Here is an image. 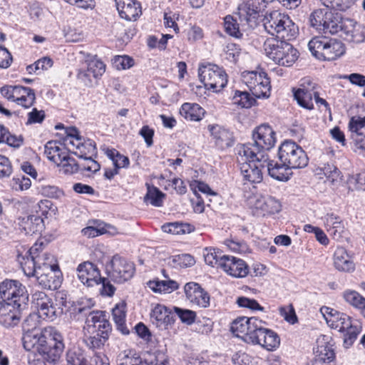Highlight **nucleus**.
I'll list each match as a JSON object with an SVG mask.
<instances>
[{"instance_id":"obj_1","label":"nucleus","mask_w":365,"mask_h":365,"mask_svg":"<svg viewBox=\"0 0 365 365\" xmlns=\"http://www.w3.org/2000/svg\"><path fill=\"white\" fill-rule=\"evenodd\" d=\"M36 326L34 315H29L23 322V346L26 351H31L28 355L29 364L46 365V362L58 361L65 348L63 336L54 327L40 329Z\"/></svg>"},{"instance_id":"obj_2","label":"nucleus","mask_w":365,"mask_h":365,"mask_svg":"<svg viewBox=\"0 0 365 365\" xmlns=\"http://www.w3.org/2000/svg\"><path fill=\"white\" fill-rule=\"evenodd\" d=\"M322 31L331 34H339L345 41L353 43H361L365 39L360 25L353 19H343L339 13L331 11L327 12Z\"/></svg>"},{"instance_id":"obj_3","label":"nucleus","mask_w":365,"mask_h":365,"mask_svg":"<svg viewBox=\"0 0 365 365\" xmlns=\"http://www.w3.org/2000/svg\"><path fill=\"white\" fill-rule=\"evenodd\" d=\"M252 140V143L241 145L239 147L240 152L245 155L255 154L260 160H268L265 151L270 150L276 142L275 133L272 128L267 124L259 125L253 132Z\"/></svg>"},{"instance_id":"obj_4","label":"nucleus","mask_w":365,"mask_h":365,"mask_svg":"<svg viewBox=\"0 0 365 365\" xmlns=\"http://www.w3.org/2000/svg\"><path fill=\"white\" fill-rule=\"evenodd\" d=\"M265 30L273 38L291 41L296 38L298 27L291 19L284 14L274 11L266 17L264 23Z\"/></svg>"},{"instance_id":"obj_5","label":"nucleus","mask_w":365,"mask_h":365,"mask_svg":"<svg viewBox=\"0 0 365 365\" xmlns=\"http://www.w3.org/2000/svg\"><path fill=\"white\" fill-rule=\"evenodd\" d=\"M289 41L273 38H267L264 43L266 55L279 66H292L298 58L299 53Z\"/></svg>"},{"instance_id":"obj_6","label":"nucleus","mask_w":365,"mask_h":365,"mask_svg":"<svg viewBox=\"0 0 365 365\" xmlns=\"http://www.w3.org/2000/svg\"><path fill=\"white\" fill-rule=\"evenodd\" d=\"M308 47L312 54L319 60L333 61L345 53L344 44L334 38L314 37L309 41Z\"/></svg>"},{"instance_id":"obj_7","label":"nucleus","mask_w":365,"mask_h":365,"mask_svg":"<svg viewBox=\"0 0 365 365\" xmlns=\"http://www.w3.org/2000/svg\"><path fill=\"white\" fill-rule=\"evenodd\" d=\"M327 323L331 329L344 333V346L350 347L361 331V326L357 322H352L351 317L341 312H334V315L327 319Z\"/></svg>"},{"instance_id":"obj_8","label":"nucleus","mask_w":365,"mask_h":365,"mask_svg":"<svg viewBox=\"0 0 365 365\" xmlns=\"http://www.w3.org/2000/svg\"><path fill=\"white\" fill-rule=\"evenodd\" d=\"M237 163L240 165V169L245 180L251 183H259L262 180V169L264 168V163L268 160H260L255 154L247 155L240 152L237 149Z\"/></svg>"},{"instance_id":"obj_9","label":"nucleus","mask_w":365,"mask_h":365,"mask_svg":"<svg viewBox=\"0 0 365 365\" xmlns=\"http://www.w3.org/2000/svg\"><path fill=\"white\" fill-rule=\"evenodd\" d=\"M278 157L281 163H286L292 169L306 167L309 160L305 151L292 140H285L281 144Z\"/></svg>"},{"instance_id":"obj_10","label":"nucleus","mask_w":365,"mask_h":365,"mask_svg":"<svg viewBox=\"0 0 365 365\" xmlns=\"http://www.w3.org/2000/svg\"><path fill=\"white\" fill-rule=\"evenodd\" d=\"M37 245L31 247L26 252L25 255H18L17 261L21 264L24 274L28 277L36 276L40 274L43 269V262H56L53 255L48 253L36 255L38 252Z\"/></svg>"},{"instance_id":"obj_11","label":"nucleus","mask_w":365,"mask_h":365,"mask_svg":"<svg viewBox=\"0 0 365 365\" xmlns=\"http://www.w3.org/2000/svg\"><path fill=\"white\" fill-rule=\"evenodd\" d=\"M83 304H84V302H82V303L76 308V310L77 313L87 316L86 324L88 333L94 334L96 331L110 332L112 329L111 325L106 319L105 312L101 311L88 312L94 305L91 299H86L85 305L83 306Z\"/></svg>"},{"instance_id":"obj_12","label":"nucleus","mask_w":365,"mask_h":365,"mask_svg":"<svg viewBox=\"0 0 365 365\" xmlns=\"http://www.w3.org/2000/svg\"><path fill=\"white\" fill-rule=\"evenodd\" d=\"M199 78L207 89L220 92L227 83V75L215 64L201 66L198 69Z\"/></svg>"},{"instance_id":"obj_13","label":"nucleus","mask_w":365,"mask_h":365,"mask_svg":"<svg viewBox=\"0 0 365 365\" xmlns=\"http://www.w3.org/2000/svg\"><path fill=\"white\" fill-rule=\"evenodd\" d=\"M31 303L37 309L39 317L43 319L53 322L63 314V308L43 292L33 293Z\"/></svg>"},{"instance_id":"obj_14","label":"nucleus","mask_w":365,"mask_h":365,"mask_svg":"<svg viewBox=\"0 0 365 365\" xmlns=\"http://www.w3.org/2000/svg\"><path fill=\"white\" fill-rule=\"evenodd\" d=\"M0 296L1 301L19 303V307H27L29 294L25 286L19 281L5 279L0 283Z\"/></svg>"},{"instance_id":"obj_15","label":"nucleus","mask_w":365,"mask_h":365,"mask_svg":"<svg viewBox=\"0 0 365 365\" xmlns=\"http://www.w3.org/2000/svg\"><path fill=\"white\" fill-rule=\"evenodd\" d=\"M265 324L262 320H259L255 327H251L252 331L251 335L247 337V343L252 344H259L267 350H272L279 344V338L273 331L263 327Z\"/></svg>"},{"instance_id":"obj_16","label":"nucleus","mask_w":365,"mask_h":365,"mask_svg":"<svg viewBox=\"0 0 365 365\" xmlns=\"http://www.w3.org/2000/svg\"><path fill=\"white\" fill-rule=\"evenodd\" d=\"M266 7L264 0H248L238 7V18L241 26L252 27L256 24V20Z\"/></svg>"},{"instance_id":"obj_17","label":"nucleus","mask_w":365,"mask_h":365,"mask_svg":"<svg viewBox=\"0 0 365 365\" xmlns=\"http://www.w3.org/2000/svg\"><path fill=\"white\" fill-rule=\"evenodd\" d=\"M110 267L108 276L112 281L118 284H122L131 279L135 272L134 264L118 255L113 257Z\"/></svg>"},{"instance_id":"obj_18","label":"nucleus","mask_w":365,"mask_h":365,"mask_svg":"<svg viewBox=\"0 0 365 365\" xmlns=\"http://www.w3.org/2000/svg\"><path fill=\"white\" fill-rule=\"evenodd\" d=\"M317 84L309 78L301 80L297 88H293V96L298 105L302 108L312 110L314 108L313 98L316 95Z\"/></svg>"},{"instance_id":"obj_19","label":"nucleus","mask_w":365,"mask_h":365,"mask_svg":"<svg viewBox=\"0 0 365 365\" xmlns=\"http://www.w3.org/2000/svg\"><path fill=\"white\" fill-rule=\"evenodd\" d=\"M53 262H43V269L36 277L38 283L42 287L50 290L57 289L61 284L58 266Z\"/></svg>"},{"instance_id":"obj_20","label":"nucleus","mask_w":365,"mask_h":365,"mask_svg":"<svg viewBox=\"0 0 365 365\" xmlns=\"http://www.w3.org/2000/svg\"><path fill=\"white\" fill-rule=\"evenodd\" d=\"M27 307L20 306L14 302L0 301V324L5 327L17 325L21 317V312Z\"/></svg>"},{"instance_id":"obj_21","label":"nucleus","mask_w":365,"mask_h":365,"mask_svg":"<svg viewBox=\"0 0 365 365\" xmlns=\"http://www.w3.org/2000/svg\"><path fill=\"white\" fill-rule=\"evenodd\" d=\"M250 204L253 209V214L257 216L274 214L281 210L280 202L272 196L255 197Z\"/></svg>"},{"instance_id":"obj_22","label":"nucleus","mask_w":365,"mask_h":365,"mask_svg":"<svg viewBox=\"0 0 365 365\" xmlns=\"http://www.w3.org/2000/svg\"><path fill=\"white\" fill-rule=\"evenodd\" d=\"M78 279L88 287L100 284L101 279L100 271L93 263L84 262L81 263L76 269Z\"/></svg>"},{"instance_id":"obj_23","label":"nucleus","mask_w":365,"mask_h":365,"mask_svg":"<svg viewBox=\"0 0 365 365\" xmlns=\"http://www.w3.org/2000/svg\"><path fill=\"white\" fill-rule=\"evenodd\" d=\"M187 299L193 304L206 308L210 305V296L199 284L188 282L184 287Z\"/></svg>"},{"instance_id":"obj_24","label":"nucleus","mask_w":365,"mask_h":365,"mask_svg":"<svg viewBox=\"0 0 365 365\" xmlns=\"http://www.w3.org/2000/svg\"><path fill=\"white\" fill-rule=\"evenodd\" d=\"M222 269L234 277H245L249 273V267L245 262L241 259L226 255L222 261Z\"/></svg>"},{"instance_id":"obj_25","label":"nucleus","mask_w":365,"mask_h":365,"mask_svg":"<svg viewBox=\"0 0 365 365\" xmlns=\"http://www.w3.org/2000/svg\"><path fill=\"white\" fill-rule=\"evenodd\" d=\"M120 16L127 21H135L141 14L140 4L135 0H115Z\"/></svg>"},{"instance_id":"obj_26","label":"nucleus","mask_w":365,"mask_h":365,"mask_svg":"<svg viewBox=\"0 0 365 365\" xmlns=\"http://www.w3.org/2000/svg\"><path fill=\"white\" fill-rule=\"evenodd\" d=\"M259 322V319L256 317H239L232 322L231 330L237 337L247 343V337L250 336L252 331L251 327H255Z\"/></svg>"},{"instance_id":"obj_27","label":"nucleus","mask_w":365,"mask_h":365,"mask_svg":"<svg viewBox=\"0 0 365 365\" xmlns=\"http://www.w3.org/2000/svg\"><path fill=\"white\" fill-rule=\"evenodd\" d=\"M150 319L153 324L160 329H165L175 321L173 314L166 307L157 304L150 313Z\"/></svg>"},{"instance_id":"obj_28","label":"nucleus","mask_w":365,"mask_h":365,"mask_svg":"<svg viewBox=\"0 0 365 365\" xmlns=\"http://www.w3.org/2000/svg\"><path fill=\"white\" fill-rule=\"evenodd\" d=\"M19 225L26 235H34L41 232L43 227V219L37 215L19 217Z\"/></svg>"},{"instance_id":"obj_29","label":"nucleus","mask_w":365,"mask_h":365,"mask_svg":"<svg viewBox=\"0 0 365 365\" xmlns=\"http://www.w3.org/2000/svg\"><path fill=\"white\" fill-rule=\"evenodd\" d=\"M210 131L215 140V144L222 149L232 146L233 135L227 129L218 125L210 126Z\"/></svg>"},{"instance_id":"obj_30","label":"nucleus","mask_w":365,"mask_h":365,"mask_svg":"<svg viewBox=\"0 0 365 365\" xmlns=\"http://www.w3.org/2000/svg\"><path fill=\"white\" fill-rule=\"evenodd\" d=\"M268 173L272 178L279 181H287L292 175V168L286 163L273 160L267 164Z\"/></svg>"},{"instance_id":"obj_31","label":"nucleus","mask_w":365,"mask_h":365,"mask_svg":"<svg viewBox=\"0 0 365 365\" xmlns=\"http://www.w3.org/2000/svg\"><path fill=\"white\" fill-rule=\"evenodd\" d=\"M44 154L46 158L57 165H61L63 160L68 155L65 149L61 148L58 145L57 141L51 140L46 143L44 146Z\"/></svg>"},{"instance_id":"obj_32","label":"nucleus","mask_w":365,"mask_h":365,"mask_svg":"<svg viewBox=\"0 0 365 365\" xmlns=\"http://www.w3.org/2000/svg\"><path fill=\"white\" fill-rule=\"evenodd\" d=\"M334 264L336 269L351 272L354 269V264L344 247H337L334 254Z\"/></svg>"},{"instance_id":"obj_33","label":"nucleus","mask_w":365,"mask_h":365,"mask_svg":"<svg viewBox=\"0 0 365 365\" xmlns=\"http://www.w3.org/2000/svg\"><path fill=\"white\" fill-rule=\"evenodd\" d=\"M180 115L191 121L200 120L205 114V110L197 103H185L180 110Z\"/></svg>"},{"instance_id":"obj_34","label":"nucleus","mask_w":365,"mask_h":365,"mask_svg":"<svg viewBox=\"0 0 365 365\" xmlns=\"http://www.w3.org/2000/svg\"><path fill=\"white\" fill-rule=\"evenodd\" d=\"M125 307V303L123 302L117 304L112 311L113 318L117 328L123 334H129V329L125 324L126 317Z\"/></svg>"},{"instance_id":"obj_35","label":"nucleus","mask_w":365,"mask_h":365,"mask_svg":"<svg viewBox=\"0 0 365 365\" xmlns=\"http://www.w3.org/2000/svg\"><path fill=\"white\" fill-rule=\"evenodd\" d=\"M325 225L327 231L336 239L339 238L344 232V226L342 221L339 217L334 214H328L325 217Z\"/></svg>"},{"instance_id":"obj_36","label":"nucleus","mask_w":365,"mask_h":365,"mask_svg":"<svg viewBox=\"0 0 365 365\" xmlns=\"http://www.w3.org/2000/svg\"><path fill=\"white\" fill-rule=\"evenodd\" d=\"M343 298L348 304L359 309L361 314L365 312V298L359 292L346 289L343 292Z\"/></svg>"},{"instance_id":"obj_37","label":"nucleus","mask_w":365,"mask_h":365,"mask_svg":"<svg viewBox=\"0 0 365 365\" xmlns=\"http://www.w3.org/2000/svg\"><path fill=\"white\" fill-rule=\"evenodd\" d=\"M149 287L155 292L171 293L178 289L179 284L176 281L171 279L156 280L150 281Z\"/></svg>"},{"instance_id":"obj_38","label":"nucleus","mask_w":365,"mask_h":365,"mask_svg":"<svg viewBox=\"0 0 365 365\" xmlns=\"http://www.w3.org/2000/svg\"><path fill=\"white\" fill-rule=\"evenodd\" d=\"M204 258L206 264L215 267L217 265L222 268V261L226 257L222 252L215 247L205 248L204 250Z\"/></svg>"},{"instance_id":"obj_39","label":"nucleus","mask_w":365,"mask_h":365,"mask_svg":"<svg viewBox=\"0 0 365 365\" xmlns=\"http://www.w3.org/2000/svg\"><path fill=\"white\" fill-rule=\"evenodd\" d=\"M145 185L147 187V193L144 197V201L145 202H150L152 205L155 207L162 206L165 195L153 185H150L148 183H146Z\"/></svg>"},{"instance_id":"obj_40","label":"nucleus","mask_w":365,"mask_h":365,"mask_svg":"<svg viewBox=\"0 0 365 365\" xmlns=\"http://www.w3.org/2000/svg\"><path fill=\"white\" fill-rule=\"evenodd\" d=\"M317 359L314 361L331 362L334 359V352L333 349L326 343L322 344L320 341H317V346L316 348Z\"/></svg>"},{"instance_id":"obj_41","label":"nucleus","mask_w":365,"mask_h":365,"mask_svg":"<svg viewBox=\"0 0 365 365\" xmlns=\"http://www.w3.org/2000/svg\"><path fill=\"white\" fill-rule=\"evenodd\" d=\"M110 332L96 331L94 334L86 339L87 346L92 349H100L108 339Z\"/></svg>"},{"instance_id":"obj_42","label":"nucleus","mask_w":365,"mask_h":365,"mask_svg":"<svg viewBox=\"0 0 365 365\" xmlns=\"http://www.w3.org/2000/svg\"><path fill=\"white\" fill-rule=\"evenodd\" d=\"M270 81L265 74L262 76L258 83L251 91L252 94L258 98L269 97L270 93Z\"/></svg>"},{"instance_id":"obj_43","label":"nucleus","mask_w":365,"mask_h":365,"mask_svg":"<svg viewBox=\"0 0 365 365\" xmlns=\"http://www.w3.org/2000/svg\"><path fill=\"white\" fill-rule=\"evenodd\" d=\"M162 230L166 233L173 235H181L186 232H190L192 230L191 225L182 222H171L162 226Z\"/></svg>"},{"instance_id":"obj_44","label":"nucleus","mask_w":365,"mask_h":365,"mask_svg":"<svg viewBox=\"0 0 365 365\" xmlns=\"http://www.w3.org/2000/svg\"><path fill=\"white\" fill-rule=\"evenodd\" d=\"M233 103L241 108H250L255 103V99L247 91H236L232 98Z\"/></svg>"},{"instance_id":"obj_45","label":"nucleus","mask_w":365,"mask_h":365,"mask_svg":"<svg viewBox=\"0 0 365 365\" xmlns=\"http://www.w3.org/2000/svg\"><path fill=\"white\" fill-rule=\"evenodd\" d=\"M327 12L324 9H319L314 10L309 16V22L311 26L318 31H322L324 27V21L327 16Z\"/></svg>"},{"instance_id":"obj_46","label":"nucleus","mask_w":365,"mask_h":365,"mask_svg":"<svg viewBox=\"0 0 365 365\" xmlns=\"http://www.w3.org/2000/svg\"><path fill=\"white\" fill-rule=\"evenodd\" d=\"M224 24L227 34L235 38H240L242 36V34L240 28V25L241 26V24H238L236 19L228 15L225 18Z\"/></svg>"},{"instance_id":"obj_47","label":"nucleus","mask_w":365,"mask_h":365,"mask_svg":"<svg viewBox=\"0 0 365 365\" xmlns=\"http://www.w3.org/2000/svg\"><path fill=\"white\" fill-rule=\"evenodd\" d=\"M88 71L91 73L95 78L101 76L106 71V65L99 59L93 58L87 63Z\"/></svg>"},{"instance_id":"obj_48","label":"nucleus","mask_w":365,"mask_h":365,"mask_svg":"<svg viewBox=\"0 0 365 365\" xmlns=\"http://www.w3.org/2000/svg\"><path fill=\"white\" fill-rule=\"evenodd\" d=\"M237 304L240 307L247 308L252 311L259 310L263 311L264 307H262L257 300L246 297H239L236 300Z\"/></svg>"},{"instance_id":"obj_49","label":"nucleus","mask_w":365,"mask_h":365,"mask_svg":"<svg viewBox=\"0 0 365 365\" xmlns=\"http://www.w3.org/2000/svg\"><path fill=\"white\" fill-rule=\"evenodd\" d=\"M349 130L351 135L354 133H364L365 130V116H353L349 122Z\"/></svg>"},{"instance_id":"obj_50","label":"nucleus","mask_w":365,"mask_h":365,"mask_svg":"<svg viewBox=\"0 0 365 365\" xmlns=\"http://www.w3.org/2000/svg\"><path fill=\"white\" fill-rule=\"evenodd\" d=\"M86 360L79 349H69L66 353V361L68 365H81Z\"/></svg>"},{"instance_id":"obj_51","label":"nucleus","mask_w":365,"mask_h":365,"mask_svg":"<svg viewBox=\"0 0 365 365\" xmlns=\"http://www.w3.org/2000/svg\"><path fill=\"white\" fill-rule=\"evenodd\" d=\"M175 314L179 317L182 322L188 325L192 324L196 318V313L190 309H184L179 307H174Z\"/></svg>"},{"instance_id":"obj_52","label":"nucleus","mask_w":365,"mask_h":365,"mask_svg":"<svg viewBox=\"0 0 365 365\" xmlns=\"http://www.w3.org/2000/svg\"><path fill=\"white\" fill-rule=\"evenodd\" d=\"M128 365H151L146 361L142 359L135 350L128 349L123 351Z\"/></svg>"},{"instance_id":"obj_53","label":"nucleus","mask_w":365,"mask_h":365,"mask_svg":"<svg viewBox=\"0 0 365 365\" xmlns=\"http://www.w3.org/2000/svg\"><path fill=\"white\" fill-rule=\"evenodd\" d=\"M321 170L327 180L332 183L339 178L340 171L333 164H325Z\"/></svg>"},{"instance_id":"obj_54","label":"nucleus","mask_w":365,"mask_h":365,"mask_svg":"<svg viewBox=\"0 0 365 365\" xmlns=\"http://www.w3.org/2000/svg\"><path fill=\"white\" fill-rule=\"evenodd\" d=\"M263 75H264V73H258L255 71L247 72L243 75V81L249 89L252 91L254 88V86H255L261 80Z\"/></svg>"},{"instance_id":"obj_55","label":"nucleus","mask_w":365,"mask_h":365,"mask_svg":"<svg viewBox=\"0 0 365 365\" xmlns=\"http://www.w3.org/2000/svg\"><path fill=\"white\" fill-rule=\"evenodd\" d=\"M30 91H26L24 94L20 96L19 100L16 101L18 105L21 106L25 108L31 107L36 99L34 91L30 88Z\"/></svg>"},{"instance_id":"obj_56","label":"nucleus","mask_w":365,"mask_h":365,"mask_svg":"<svg viewBox=\"0 0 365 365\" xmlns=\"http://www.w3.org/2000/svg\"><path fill=\"white\" fill-rule=\"evenodd\" d=\"M170 262L178 263L182 267H190L195 263L194 257L189 254L176 255Z\"/></svg>"},{"instance_id":"obj_57","label":"nucleus","mask_w":365,"mask_h":365,"mask_svg":"<svg viewBox=\"0 0 365 365\" xmlns=\"http://www.w3.org/2000/svg\"><path fill=\"white\" fill-rule=\"evenodd\" d=\"M240 48L235 43H228L225 48V58L232 62H235L237 60V58L240 53Z\"/></svg>"},{"instance_id":"obj_58","label":"nucleus","mask_w":365,"mask_h":365,"mask_svg":"<svg viewBox=\"0 0 365 365\" xmlns=\"http://www.w3.org/2000/svg\"><path fill=\"white\" fill-rule=\"evenodd\" d=\"M61 165L63 166L64 172L66 173L72 174L81 170L80 165L76 163L74 158L69 157L68 155H66Z\"/></svg>"},{"instance_id":"obj_59","label":"nucleus","mask_w":365,"mask_h":365,"mask_svg":"<svg viewBox=\"0 0 365 365\" xmlns=\"http://www.w3.org/2000/svg\"><path fill=\"white\" fill-rule=\"evenodd\" d=\"M12 173V166L8 158L0 155V178L9 177Z\"/></svg>"},{"instance_id":"obj_60","label":"nucleus","mask_w":365,"mask_h":365,"mask_svg":"<svg viewBox=\"0 0 365 365\" xmlns=\"http://www.w3.org/2000/svg\"><path fill=\"white\" fill-rule=\"evenodd\" d=\"M74 154L79 158H83L85 160H86V162L91 163V165L87 166L86 168V171L96 173L100 170V168H101L100 164L97 161L94 160L91 156L87 157L86 153L85 152L81 150L80 153L75 152Z\"/></svg>"},{"instance_id":"obj_61","label":"nucleus","mask_w":365,"mask_h":365,"mask_svg":"<svg viewBox=\"0 0 365 365\" xmlns=\"http://www.w3.org/2000/svg\"><path fill=\"white\" fill-rule=\"evenodd\" d=\"M12 62L11 53L4 46H0V68H7Z\"/></svg>"},{"instance_id":"obj_62","label":"nucleus","mask_w":365,"mask_h":365,"mask_svg":"<svg viewBox=\"0 0 365 365\" xmlns=\"http://www.w3.org/2000/svg\"><path fill=\"white\" fill-rule=\"evenodd\" d=\"M41 192L43 195L51 198H59L63 195L62 190L53 185L43 186Z\"/></svg>"},{"instance_id":"obj_63","label":"nucleus","mask_w":365,"mask_h":365,"mask_svg":"<svg viewBox=\"0 0 365 365\" xmlns=\"http://www.w3.org/2000/svg\"><path fill=\"white\" fill-rule=\"evenodd\" d=\"M281 315L284 316V319L292 324H294L297 322V317L295 314L294 309L292 305L289 308L281 307L280 309Z\"/></svg>"},{"instance_id":"obj_64","label":"nucleus","mask_w":365,"mask_h":365,"mask_svg":"<svg viewBox=\"0 0 365 365\" xmlns=\"http://www.w3.org/2000/svg\"><path fill=\"white\" fill-rule=\"evenodd\" d=\"M344 79H347L351 83L358 86L359 87L365 86V76L353 73L349 75H346L343 77Z\"/></svg>"}]
</instances>
